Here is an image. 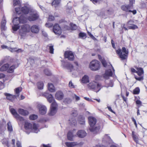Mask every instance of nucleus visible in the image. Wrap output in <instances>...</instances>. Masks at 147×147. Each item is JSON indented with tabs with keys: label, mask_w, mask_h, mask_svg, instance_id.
I'll return each instance as SVG.
<instances>
[{
	"label": "nucleus",
	"mask_w": 147,
	"mask_h": 147,
	"mask_svg": "<svg viewBox=\"0 0 147 147\" xmlns=\"http://www.w3.org/2000/svg\"><path fill=\"white\" fill-rule=\"evenodd\" d=\"M53 26V24H52L51 23H47L45 24V26L46 27H47L48 28H50Z\"/></svg>",
	"instance_id": "53"
},
{
	"label": "nucleus",
	"mask_w": 147,
	"mask_h": 147,
	"mask_svg": "<svg viewBox=\"0 0 147 147\" xmlns=\"http://www.w3.org/2000/svg\"><path fill=\"white\" fill-rule=\"evenodd\" d=\"M7 129L8 131L10 132H11L13 130L12 126L10 122L7 123Z\"/></svg>",
	"instance_id": "41"
},
{
	"label": "nucleus",
	"mask_w": 147,
	"mask_h": 147,
	"mask_svg": "<svg viewBox=\"0 0 147 147\" xmlns=\"http://www.w3.org/2000/svg\"><path fill=\"white\" fill-rule=\"evenodd\" d=\"M19 113L22 115H26L29 114L28 112L22 109H19L18 110Z\"/></svg>",
	"instance_id": "25"
},
{
	"label": "nucleus",
	"mask_w": 147,
	"mask_h": 147,
	"mask_svg": "<svg viewBox=\"0 0 147 147\" xmlns=\"http://www.w3.org/2000/svg\"><path fill=\"white\" fill-rule=\"evenodd\" d=\"M39 125L38 124L34 123L32 125L31 123L26 122L24 124L25 132L28 134L30 132L37 133L39 131L38 128Z\"/></svg>",
	"instance_id": "2"
},
{
	"label": "nucleus",
	"mask_w": 147,
	"mask_h": 147,
	"mask_svg": "<svg viewBox=\"0 0 147 147\" xmlns=\"http://www.w3.org/2000/svg\"><path fill=\"white\" fill-rule=\"evenodd\" d=\"M135 78L137 80L139 81H140L143 80V77H135Z\"/></svg>",
	"instance_id": "59"
},
{
	"label": "nucleus",
	"mask_w": 147,
	"mask_h": 147,
	"mask_svg": "<svg viewBox=\"0 0 147 147\" xmlns=\"http://www.w3.org/2000/svg\"><path fill=\"white\" fill-rule=\"evenodd\" d=\"M15 140L14 139H13L12 140L11 144H12L13 145V147L15 146Z\"/></svg>",
	"instance_id": "61"
},
{
	"label": "nucleus",
	"mask_w": 147,
	"mask_h": 147,
	"mask_svg": "<svg viewBox=\"0 0 147 147\" xmlns=\"http://www.w3.org/2000/svg\"><path fill=\"white\" fill-rule=\"evenodd\" d=\"M31 32L34 33H37L39 31V26L37 25H33L30 28Z\"/></svg>",
	"instance_id": "19"
},
{
	"label": "nucleus",
	"mask_w": 147,
	"mask_h": 147,
	"mask_svg": "<svg viewBox=\"0 0 147 147\" xmlns=\"http://www.w3.org/2000/svg\"><path fill=\"white\" fill-rule=\"evenodd\" d=\"M136 103L137 105H141L142 102H141L139 100H137L136 101Z\"/></svg>",
	"instance_id": "60"
},
{
	"label": "nucleus",
	"mask_w": 147,
	"mask_h": 147,
	"mask_svg": "<svg viewBox=\"0 0 147 147\" xmlns=\"http://www.w3.org/2000/svg\"><path fill=\"white\" fill-rule=\"evenodd\" d=\"M43 95L47 98L48 101L50 103H52L55 101L54 98H53L52 95L51 94H49L46 92H45Z\"/></svg>",
	"instance_id": "17"
},
{
	"label": "nucleus",
	"mask_w": 147,
	"mask_h": 147,
	"mask_svg": "<svg viewBox=\"0 0 147 147\" xmlns=\"http://www.w3.org/2000/svg\"><path fill=\"white\" fill-rule=\"evenodd\" d=\"M30 27L28 24L23 25L21 26L19 30V34L22 36H25L30 31Z\"/></svg>",
	"instance_id": "7"
},
{
	"label": "nucleus",
	"mask_w": 147,
	"mask_h": 147,
	"mask_svg": "<svg viewBox=\"0 0 147 147\" xmlns=\"http://www.w3.org/2000/svg\"><path fill=\"white\" fill-rule=\"evenodd\" d=\"M130 22L134 23L132 20H130L127 23V25L128 26V28L129 29L135 30L138 28V27L136 25L130 24Z\"/></svg>",
	"instance_id": "18"
},
{
	"label": "nucleus",
	"mask_w": 147,
	"mask_h": 147,
	"mask_svg": "<svg viewBox=\"0 0 147 147\" xmlns=\"http://www.w3.org/2000/svg\"><path fill=\"white\" fill-rule=\"evenodd\" d=\"M116 52L122 60H124L127 58L129 53L128 49L125 47H122L121 50L119 49L116 51Z\"/></svg>",
	"instance_id": "5"
},
{
	"label": "nucleus",
	"mask_w": 147,
	"mask_h": 147,
	"mask_svg": "<svg viewBox=\"0 0 147 147\" xmlns=\"http://www.w3.org/2000/svg\"><path fill=\"white\" fill-rule=\"evenodd\" d=\"M137 69V71H136V73L139 76H141L143 74L144 71L142 68L140 67L138 68Z\"/></svg>",
	"instance_id": "34"
},
{
	"label": "nucleus",
	"mask_w": 147,
	"mask_h": 147,
	"mask_svg": "<svg viewBox=\"0 0 147 147\" xmlns=\"http://www.w3.org/2000/svg\"><path fill=\"white\" fill-rule=\"evenodd\" d=\"M88 86L89 89L92 90L96 92L99 91L102 87L100 84L95 81H93L90 83L88 85Z\"/></svg>",
	"instance_id": "6"
},
{
	"label": "nucleus",
	"mask_w": 147,
	"mask_h": 147,
	"mask_svg": "<svg viewBox=\"0 0 147 147\" xmlns=\"http://www.w3.org/2000/svg\"><path fill=\"white\" fill-rule=\"evenodd\" d=\"M71 100L69 98H66L65 100V101L66 102L68 103L71 102Z\"/></svg>",
	"instance_id": "58"
},
{
	"label": "nucleus",
	"mask_w": 147,
	"mask_h": 147,
	"mask_svg": "<svg viewBox=\"0 0 147 147\" xmlns=\"http://www.w3.org/2000/svg\"><path fill=\"white\" fill-rule=\"evenodd\" d=\"M47 47L49 50V52L53 54V53L54 51L53 46L52 45H51L49 44L47 46Z\"/></svg>",
	"instance_id": "40"
},
{
	"label": "nucleus",
	"mask_w": 147,
	"mask_h": 147,
	"mask_svg": "<svg viewBox=\"0 0 147 147\" xmlns=\"http://www.w3.org/2000/svg\"><path fill=\"white\" fill-rule=\"evenodd\" d=\"M69 121H70L71 124L75 125L76 124V121L74 118L71 119H69Z\"/></svg>",
	"instance_id": "46"
},
{
	"label": "nucleus",
	"mask_w": 147,
	"mask_h": 147,
	"mask_svg": "<svg viewBox=\"0 0 147 147\" xmlns=\"http://www.w3.org/2000/svg\"><path fill=\"white\" fill-rule=\"evenodd\" d=\"M107 85V86H106L107 87H112L113 86V84L112 81H111Z\"/></svg>",
	"instance_id": "56"
},
{
	"label": "nucleus",
	"mask_w": 147,
	"mask_h": 147,
	"mask_svg": "<svg viewBox=\"0 0 147 147\" xmlns=\"http://www.w3.org/2000/svg\"><path fill=\"white\" fill-rule=\"evenodd\" d=\"M13 5L14 6H18L15 8V9L17 8H20V10H21L22 8L23 7H20V2L19 0H13Z\"/></svg>",
	"instance_id": "24"
},
{
	"label": "nucleus",
	"mask_w": 147,
	"mask_h": 147,
	"mask_svg": "<svg viewBox=\"0 0 147 147\" xmlns=\"http://www.w3.org/2000/svg\"><path fill=\"white\" fill-rule=\"evenodd\" d=\"M63 96V93L61 91L57 92L55 95V97L56 99L59 100H62Z\"/></svg>",
	"instance_id": "22"
},
{
	"label": "nucleus",
	"mask_w": 147,
	"mask_h": 147,
	"mask_svg": "<svg viewBox=\"0 0 147 147\" xmlns=\"http://www.w3.org/2000/svg\"><path fill=\"white\" fill-rule=\"evenodd\" d=\"M113 72L111 69L106 70L104 75V77L106 79L109 78L110 76H111L113 75Z\"/></svg>",
	"instance_id": "21"
},
{
	"label": "nucleus",
	"mask_w": 147,
	"mask_h": 147,
	"mask_svg": "<svg viewBox=\"0 0 147 147\" xmlns=\"http://www.w3.org/2000/svg\"><path fill=\"white\" fill-rule=\"evenodd\" d=\"M94 4L99 3L102 2V0H90Z\"/></svg>",
	"instance_id": "49"
},
{
	"label": "nucleus",
	"mask_w": 147,
	"mask_h": 147,
	"mask_svg": "<svg viewBox=\"0 0 147 147\" xmlns=\"http://www.w3.org/2000/svg\"><path fill=\"white\" fill-rule=\"evenodd\" d=\"M53 31L56 34L60 35L62 33L61 27L57 24H55L53 26Z\"/></svg>",
	"instance_id": "15"
},
{
	"label": "nucleus",
	"mask_w": 147,
	"mask_h": 147,
	"mask_svg": "<svg viewBox=\"0 0 147 147\" xmlns=\"http://www.w3.org/2000/svg\"><path fill=\"white\" fill-rule=\"evenodd\" d=\"M89 124L90 125L89 130L94 134L96 133L99 130L100 127L96 126L95 124L96 122V119L93 117H90L88 118Z\"/></svg>",
	"instance_id": "4"
},
{
	"label": "nucleus",
	"mask_w": 147,
	"mask_h": 147,
	"mask_svg": "<svg viewBox=\"0 0 147 147\" xmlns=\"http://www.w3.org/2000/svg\"><path fill=\"white\" fill-rule=\"evenodd\" d=\"M16 145L17 147H22L21 143L18 141L17 142Z\"/></svg>",
	"instance_id": "55"
},
{
	"label": "nucleus",
	"mask_w": 147,
	"mask_h": 147,
	"mask_svg": "<svg viewBox=\"0 0 147 147\" xmlns=\"http://www.w3.org/2000/svg\"><path fill=\"white\" fill-rule=\"evenodd\" d=\"M129 4L130 6H132V5L134 3V0H129Z\"/></svg>",
	"instance_id": "62"
},
{
	"label": "nucleus",
	"mask_w": 147,
	"mask_h": 147,
	"mask_svg": "<svg viewBox=\"0 0 147 147\" xmlns=\"http://www.w3.org/2000/svg\"><path fill=\"white\" fill-rule=\"evenodd\" d=\"M44 72L46 75L48 76H50L51 74L50 71L47 69H46L44 70Z\"/></svg>",
	"instance_id": "47"
},
{
	"label": "nucleus",
	"mask_w": 147,
	"mask_h": 147,
	"mask_svg": "<svg viewBox=\"0 0 147 147\" xmlns=\"http://www.w3.org/2000/svg\"><path fill=\"white\" fill-rule=\"evenodd\" d=\"M65 67L70 71L74 69V67L69 63H67Z\"/></svg>",
	"instance_id": "32"
},
{
	"label": "nucleus",
	"mask_w": 147,
	"mask_h": 147,
	"mask_svg": "<svg viewBox=\"0 0 147 147\" xmlns=\"http://www.w3.org/2000/svg\"><path fill=\"white\" fill-rule=\"evenodd\" d=\"M37 107L39 110V112L40 114L44 115L46 113L47 109L45 105L41 104H38Z\"/></svg>",
	"instance_id": "10"
},
{
	"label": "nucleus",
	"mask_w": 147,
	"mask_h": 147,
	"mask_svg": "<svg viewBox=\"0 0 147 147\" xmlns=\"http://www.w3.org/2000/svg\"><path fill=\"white\" fill-rule=\"evenodd\" d=\"M90 69L94 71L98 70L100 68V64L98 61L96 60H92L90 64Z\"/></svg>",
	"instance_id": "8"
},
{
	"label": "nucleus",
	"mask_w": 147,
	"mask_h": 147,
	"mask_svg": "<svg viewBox=\"0 0 147 147\" xmlns=\"http://www.w3.org/2000/svg\"><path fill=\"white\" fill-rule=\"evenodd\" d=\"M140 91L139 88L138 87H137L134 90V94H139Z\"/></svg>",
	"instance_id": "45"
},
{
	"label": "nucleus",
	"mask_w": 147,
	"mask_h": 147,
	"mask_svg": "<svg viewBox=\"0 0 147 147\" xmlns=\"http://www.w3.org/2000/svg\"><path fill=\"white\" fill-rule=\"evenodd\" d=\"M89 80L88 76L86 75H85L82 79V82L83 83H86L89 82Z\"/></svg>",
	"instance_id": "29"
},
{
	"label": "nucleus",
	"mask_w": 147,
	"mask_h": 147,
	"mask_svg": "<svg viewBox=\"0 0 147 147\" xmlns=\"http://www.w3.org/2000/svg\"><path fill=\"white\" fill-rule=\"evenodd\" d=\"M132 136L134 140L137 143L138 141V139L137 136L134 134V131L132 132Z\"/></svg>",
	"instance_id": "44"
},
{
	"label": "nucleus",
	"mask_w": 147,
	"mask_h": 147,
	"mask_svg": "<svg viewBox=\"0 0 147 147\" xmlns=\"http://www.w3.org/2000/svg\"><path fill=\"white\" fill-rule=\"evenodd\" d=\"M102 142L104 143H106L107 145L112 142V141L109 136L107 135H105L102 138Z\"/></svg>",
	"instance_id": "16"
},
{
	"label": "nucleus",
	"mask_w": 147,
	"mask_h": 147,
	"mask_svg": "<svg viewBox=\"0 0 147 147\" xmlns=\"http://www.w3.org/2000/svg\"><path fill=\"white\" fill-rule=\"evenodd\" d=\"M10 111L12 114L17 120L21 121H22L24 120L23 117L20 116L18 114L16 110L14 109L13 108H10Z\"/></svg>",
	"instance_id": "12"
},
{
	"label": "nucleus",
	"mask_w": 147,
	"mask_h": 147,
	"mask_svg": "<svg viewBox=\"0 0 147 147\" xmlns=\"http://www.w3.org/2000/svg\"><path fill=\"white\" fill-rule=\"evenodd\" d=\"M6 23V21L5 18L4 16H3L1 23V29L2 30H5L6 29L5 25Z\"/></svg>",
	"instance_id": "20"
},
{
	"label": "nucleus",
	"mask_w": 147,
	"mask_h": 147,
	"mask_svg": "<svg viewBox=\"0 0 147 147\" xmlns=\"http://www.w3.org/2000/svg\"><path fill=\"white\" fill-rule=\"evenodd\" d=\"M38 118V116L37 115L32 114L31 115L29 118L30 119L32 120H34Z\"/></svg>",
	"instance_id": "42"
},
{
	"label": "nucleus",
	"mask_w": 147,
	"mask_h": 147,
	"mask_svg": "<svg viewBox=\"0 0 147 147\" xmlns=\"http://www.w3.org/2000/svg\"><path fill=\"white\" fill-rule=\"evenodd\" d=\"M69 86L70 88H75V86L72 83L71 81H70L69 84Z\"/></svg>",
	"instance_id": "50"
},
{
	"label": "nucleus",
	"mask_w": 147,
	"mask_h": 147,
	"mask_svg": "<svg viewBox=\"0 0 147 147\" xmlns=\"http://www.w3.org/2000/svg\"><path fill=\"white\" fill-rule=\"evenodd\" d=\"M27 22V19L23 16H21L20 18L16 17L13 20L14 26H12V29L14 31H16L19 28V23L23 24Z\"/></svg>",
	"instance_id": "3"
},
{
	"label": "nucleus",
	"mask_w": 147,
	"mask_h": 147,
	"mask_svg": "<svg viewBox=\"0 0 147 147\" xmlns=\"http://www.w3.org/2000/svg\"><path fill=\"white\" fill-rule=\"evenodd\" d=\"M1 142L4 145L7 146L8 147L9 146L8 144V139L6 138H4L1 140Z\"/></svg>",
	"instance_id": "35"
},
{
	"label": "nucleus",
	"mask_w": 147,
	"mask_h": 147,
	"mask_svg": "<svg viewBox=\"0 0 147 147\" xmlns=\"http://www.w3.org/2000/svg\"><path fill=\"white\" fill-rule=\"evenodd\" d=\"M16 68L15 65H13L9 68L7 72L9 73H11L14 71V69Z\"/></svg>",
	"instance_id": "37"
},
{
	"label": "nucleus",
	"mask_w": 147,
	"mask_h": 147,
	"mask_svg": "<svg viewBox=\"0 0 147 147\" xmlns=\"http://www.w3.org/2000/svg\"><path fill=\"white\" fill-rule=\"evenodd\" d=\"M78 136L80 138L85 137L86 135V133L84 130H81L78 131L77 133Z\"/></svg>",
	"instance_id": "23"
},
{
	"label": "nucleus",
	"mask_w": 147,
	"mask_h": 147,
	"mask_svg": "<svg viewBox=\"0 0 147 147\" xmlns=\"http://www.w3.org/2000/svg\"><path fill=\"white\" fill-rule=\"evenodd\" d=\"M79 37L82 39H85L86 37V34L85 33L82 32H80L79 34Z\"/></svg>",
	"instance_id": "43"
},
{
	"label": "nucleus",
	"mask_w": 147,
	"mask_h": 147,
	"mask_svg": "<svg viewBox=\"0 0 147 147\" xmlns=\"http://www.w3.org/2000/svg\"><path fill=\"white\" fill-rule=\"evenodd\" d=\"M84 98L86 100L88 101H92V100L89 98H88L87 97H84Z\"/></svg>",
	"instance_id": "64"
},
{
	"label": "nucleus",
	"mask_w": 147,
	"mask_h": 147,
	"mask_svg": "<svg viewBox=\"0 0 147 147\" xmlns=\"http://www.w3.org/2000/svg\"><path fill=\"white\" fill-rule=\"evenodd\" d=\"M57 106V105L56 102H54L51 104L50 111L49 113V115H53L56 113Z\"/></svg>",
	"instance_id": "11"
},
{
	"label": "nucleus",
	"mask_w": 147,
	"mask_h": 147,
	"mask_svg": "<svg viewBox=\"0 0 147 147\" xmlns=\"http://www.w3.org/2000/svg\"><path fill=\"white\" fill-rule=\"evenodd\" d=\"M102 63L104 67H106V63L105 60L102 59Z\"/></svg>",
	"instance_id": "57"
},
{
	"label": "nucleus",
	"mask_w": 147,
	"mask_h": 147,
	"mask_svg": "<svg viewBox=\"0 0 147 147\" xmlns=\"http://www.w3.org/2000/svg\"><path fill=\"white\" fill-rule=\"evenodd\" d=\"M48 89L51 92H54L55 91V88L53 84L52 83L48 84Z\"/></svg>",
	"instance_id": "28"
},
{
	"label": "nucleus",
	"mask_w": 147,
	"mask_h": 147,
	"mask_svg": "<svg viewBox=\"0 0 147 147\" xmlns=\"http://www.w3.org/2000/svg\"><path fill=\"white\" fill-rule=\"evenodd\" d=\"M16 12L18 14L22 13L24 14H26L29 13V16L27 18H25L27 19V20L28 19L30 21L35 20L38 18V15L37 11L28 4H26L24 7H23L21 11L20 8H16Z\"/></svg>",
	"instance_id": "1"
},
{
	"label": "nucleus",
	"mask_w": 147,
	"mask_h": 147,
	"mask_svg": "<svg viewBox=\"0 0 147 147\" xmlns=\"http://www.w3.org/2000/svg\"><path fill=\"white\" fill-rule=\"evenodd\" d=\"M37 86L39 89H43L44 84L42 82H38Z\"/></svg>",
	"instance_id": "39"
},
{
	"label": "nucleus",
	"mask_w": 147,
	"mask_h": 147,
	"mask_svg": "<svg viewBox=\"0 0 147 147\" xmlns=\"http://www.w3.org/2000/svg\"><path fill=\"white\" fill-rule=\"evenodd\" d=\"M8 49L12 52H16V48H8Z\"/></svg>",
	"instance_id": "52"
},
{
	"label": "nucleus",
	"mask_w": 147,
	"mask_h": 147,
	"mask_svg": "<svg viewBox=\"0 0 147 147\" xmlns=\"http://www.w3.org/2000/svg\"><path fill=\"white\" fill-rule=\"evenodd\" d=\"M65 57L70 61H73L74 59V56L73 53L70 51H67L64 53Z\"/></svg>",
	"instance_id": "13"
},
{
	"label": "nucleus",
	"mask_w": 147,
	"mask_h": 147,
	"mask_svg": "<svg viewBox=\"0 0 147 147\" xmlns=\"http://www.w3.org/2000/svg\"><path fill=\"white\" fill-rule=\"evenodd\" d=\"M73 133L71 131H69L67 134V137L68 139L70 141L73 140Z\"/></svg>",
	"instance_id": "33"
},
{
	"label": "nucleus",
	"mask_w": 147,
	"mask_h": 147,
	"mask_svg": "<svg viewBox=\"0 0 147 147\" xmlns=\"http://www.w3.org/2000/svg\"><path fill=\"white\" fill-rule=\"evenodd\" d=\"M70 26L72 30H75L77 29V26L76 24L71 23L70 24Z\"/></svg>",
	"instance_id": "48"
},
{
	"label": "nucleus",
	"mask_w": 147,
	"mask_h": 147,
	"mask_svg": "<svg viewBox=\"0 0 147 147\" xmlns=\"http://www.w3.org/2000/svg\"><path fill=\"white\" fill-rule=\"evenodd\" d=\"M73 98H75L76 101H78L80 100V97L76 94H74Z\"/></svg>",
	"instance_id": "51"
},
{
	"label": "nucleus",
	"mask_w": 147,
	"mask_h": 147,
	"mask_svg": "<svg viewBox=\"0 0 147 147\" xmlns=\"http://www.w3.org/2000/svg\"><path fill=\"white\" fill-rule=\"evenodd\" d=\"M95 147H107L106 146H105L102 145L98 144L96 145Z\"/></svg>",
	"instance_id": "63"
},
{
	"label": "nucleus",
	"mask_w": 147,
	"mask_h": 147,
	"mask_svg": "<svg viewBox=\"0 0 147 147\" xmlns=\"http://www.w3.org/2000/svg\"><path fill=\"white\" fill-rule=\"evenodd\" d=\"M54 19V17L53 16L50 15L49 17V21H52Z\"/></svg>",
	"instance_id": "54"
},
{
	"label": "nucleus",
	"mask_w": 147,
	"mask_h": 147,
	"mask_svg": "<svg viewBox=\"0 0 147 147\" xmlns=\"http://www.w3.org/2000/svg\"><path fill=\"white\" fill-rule=\"evenodd\" d=\"M108 11V10L107 11L105 9H102L101 10H97L96 11V13L97 15L102 18H106V14Z\"/></svg>",
	"instance_id": "14"
},
{
	"label": "nucleus",
	"mask_w": 147,
	"mask_h": 147,
	"mask_svg": "<svg viewBox=\"0 0 147 147\" xmlns=\"http://www.w3.org/2000/svg\"><path fill=\"white\" fill-rule=\"evenodd\" d=\"M9 66V64L7 63L5 64L0 68V71H3L7 70L8 69Z\"/></svg>",
	"instance_id": "31"
},
{
	"label": "nucleus",
	"mask_w": 147,
	"mask_h": 147,
	"mask_svg": "<svg viewBox=\"0 0 147 147\" xmlns=\"http://www.w3.org/2000/svg\"><path fill=\"white\" fill-rule=\"evenodd\" d=\"M22 88L21 87H18L16 88L15 90V92L16 94H17L16 97H18L19 95V93L21 91Z\"/></svg>",
	"instance_id": "38"
},
{
	"label": "nucleus",
	"mask_w": 147,
	"mask_h": 147,
	"mask_svg": "<svg viewBox=\"0 0 147 147\" xmlns=\"http://www.w3.org/2000/svg\"><path fill=\"white\" fill-rule=\"evenodd\" d=\"M65 144L68 147H73L78 145V144L76 142H67L65 143Z\"/></svg>",
	"instance_id": "26"
},
{
	"label": "nucleus",
	"mask_w": 147,
	"mask_h": 147,
	"mask_svg": "<svg viewBox=\"0 0 147 147\" xmlns=\"http://www.w3.org/2000/svg\"><path fill=\"white\" fill-rule=\"evenodd\" d=\"M133 6L129 5H124L121 7V9L123 11L126 12H131L133 13V14H135L136 13V10H131L132 9Z\"/></svg>",
	"instance_id": "9"
},
{
	"label": "nucleus",
	"mask_w": 147,
	"mask_h": 147,
	"mask_svg": "<svg viewBox=\"0 0 147 147\" xmlns=\"http://www.w3.org/2000/svg\"><path fill=\"white\" fill-rule=\"evenodd\" d=\"M78 121L81 124H84L85 123L84 118L82 116H80L78 118Z\"/></svg>",
	"instance_id": "36"
},
{
	"label": "nucleus",
	"mask_w": 147,
	"mask_h": 147,
	"mask_svg": "<svg viewBox=\"0 0 147 147\" xmlns=\"http://www.w3.org/2000/svg\"><path fill=\"white\" fill-rule=\"evenodd\" d=\"M61 1V0H53L52 5L56 7L59 5Z\"/></svg>",
	"instance_id": "30"
},
{
	"label": "nucleus",
	"mask_w": 147,
	"mask_h": 147,
	"mask_svg": "<svg viewBox=\"0 0 147 147\" xmlns=\"http://www.w3.org/2000/svg\"><path fill=\"white\" fill-rule=\"evenodd\" d=\"M5 95L6 96L7 99L11 101H12L14 99L16 98V96H12L9 94L5 93Z\"/></svg>",
	"instance_id": "27"
}]
</instances>
